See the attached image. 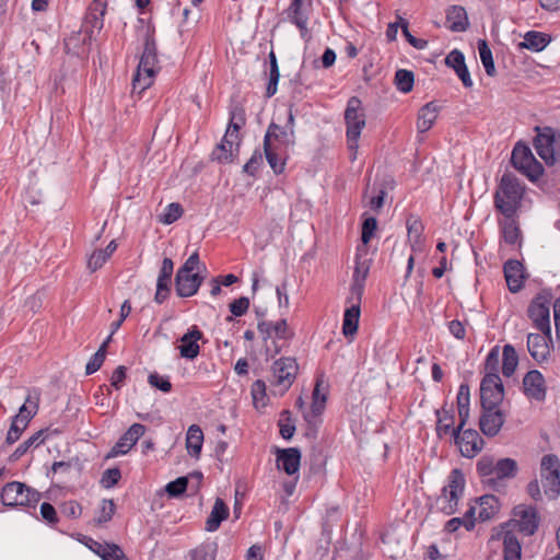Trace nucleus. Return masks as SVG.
I'll use <instances>...</instances> for the list:
<instances>
[{
    "mask_svg": "<svg viewBox=\"0 0 560 560\" xmlns=\"http://www.w3.org/2000/svg\"><path fill=\"white\" fill-rule=\"evenodd\" d=\"M539 480L533 479L526 487L527 494L536 502L544 498L555 501L560 495V460L555 454L542 456L539 468Z\"/></svg>",
    "mask_w": 560,
    "mask_h": 560,
    "instance_id": "1",
    "label": "nucleus"
},
{
    "mask_svg": "<svg viewBox=\"0 0 560 560\" xmlns=\"http://www.w3.org/2000/svg\"><path fill=\"white\" fill-rule=\"evenodd\" d=\"M524 194V187L511 173L502 175L494 194V207L503 215H515Z\"/></svg>",
    "mask_w": 560,
    "mask_h": 560,
    "instance_id": "2",
    "label": "nucleus"
},
{
    "mask_svg": "<svg viewBox=\"0 0 560 560\" xmlns=\"http://www.w3.org/2000/svg\"><path fill=\"white\" fill-rule=\"evenodd\" d=\"M158 52L156 44L153 34L148 30L144 39V48L140 58L137 73L132 80L133 91L139 89V92L148 89L156 73Z\"/></svg>",
    "mask_w": 560,
    "mask_h": 560,
    "instance_id": "3",
    "label": "nucleus"
},
{
    "mask_svg": "<svg viewBox=\"0 0 560 560\" xmlns=\"http://www.w3.org/2000/svg\"><path fill=\"white\" fill-rule=\"evenodd\" d=\"M345 120L347 124L348 148L352 152V160H354L359 148V138L365 126V118L361 113V101L358 97L349 98L345 110Z\"/></svg>",
    "mask_w": 560,
    "mask_h": 560,
    "instance_id": "4",
    "label": "nucleus"
},
{
    "mask_svg": "<svg viewBox=\"0 0 560 560\" xmlns=\"http://www.w3.org/2000/svg\"><path fill=\"white\" fill-rule=\"evenodd\" d=\"M40 497V492L20 481L8 482L1 491V502L10 508L33 506Z\"/></svg>",
    "mask_w": 560,
    "mask_h": 560,
    "instance_id": "5",
    "label": "nucleus"
},
{
    "mask_svg": "<svg viewBox=\"0 0 560 560\" xmlns=\"http://www.w3.org/2000/svg\"><path fill=\"white\" fill-rule=\"evenodd\" d=\"M552 294L542 290L538 293L528 306V317L530 318L533 326L540 330L546 336H550L551 327H550V305H551Z\"/></svg>",
    "mask_w": 560,
    "mask_h": 560,
    "instance_id": "6",
    "label": "nucleus"
},
{
    "mask_svg": "<svg viewBox=\"0 0 560 560\" xmlns=\"http://www.w3.org/2000/svg\"><path fill=\"white\" fill-rule=\"evenodd\" d=\"M465 488V477L462 470L455 468L451 471L447 478V485L442 490V495L439 499L441 510L447 514H454L457 510L459 498L462 497Z\"/></svg>",
    "mask_w": 560,
    "mask_h": 560,
    "instance_id": "7",
    "label": "nucleus"
},
{
    "mask_svg": "<svg viewBox=\"0 0 560 560\" xmlns=\"http://www.w3.org/2000/svg\"><path fill=\"white\" fill-rule=\"evenodd\" d=\"M512 165L529 180L538 179L542 174V165L536 160L530 148L517 142L512 151Z\"/></svg>",
    "mask_w": 560,
    "mask_h": 560,
    "instance_id": "8",
    "label": "nucleus"
},
{
    "mask_svg": "<svg viewBox=\"0 0 560 560\" xmlns=\"http://www.w3.org/2000/svg\"><path fill=\"white\" fill-rule=\"evenodd\" d=\"M514 518L502 526V529H517L524 535L530 536L538 528L539 518L536 509L524 504L517 505L513 511Z\"/></svg>",
    "mask_w": 560,
    "mask_h": 560,
    "instance_id": "9",
    "label": "nucleus"
},
{
    "mask_svg": "<svg viewBox=\"0 0 560 560\" xmlns=\"http://www.w3.org/2000/svg\"><path fill=\"white\" fill-rule=\"evenodd\" d=\"M504 398V388L500 376H483L480 384L481 407L498 408Z\"/></svg>",
    "mask_w": 560,
    "mask_h": 560,
    "instance_id": "10",
    "label": "nucleus"
},
{
    "mask_svg": "<svg viewBox=\"0 0 560 560\" xmlns=\"http://www.w3.org/2000/svg\"><path fill=\"white\" fill-rule=\"evenodd\" d=\"M298 373V364L292 358H281L272 365V383L284 393L293 384Z\"/></svg>",
    "mask_w": 560,
    "mask_h": 560,
    "instance_id": "11",
    "label": "nucleus"
},
{
    "mask_svg": "<svg viewBox=\"0 0 560 560\" xmlns=\"http://www.w3.org/2000/svg\"><path fill=\"white\" fill-rule=\"evenodd\" d=\"M311 8V0H292L289 8L285 10L288 21L299 28L302 38H305L308 34L307 24Z\"/></svg>",
    "mask_w": 560,
    "mask_h": 560,
    "instance_id": "12",
    "label": "nucleus"
},
{
    "mask_svg": "<svg viewBox=\"0 0 560 560\" xmlns=\"http://www.w3.org/2000/svg\"><path fill=\"white\" fill-rule=\"evenodd\" d=\"M453 438L463 456L475 457L482 448L483 441L476 430H453Z\"/></svg>",
    "mask_w": 560,
    "mask_h": 560,
    "instance_id": "13",
    "label": "nucleus"
},
{
    "mask_svg": "<svg viewBox=\"0 0 560 560\" xmlns=\"http://www.w3.org/2000/svg\"><path fill=\"white\" fill-rule=\"evenodd\" d=\"M537 135L534 139V147L537 154L547 165H552L555 158V131L550 127H536Z\"/></svg>",
    "mask_w": 560,
    "mask_h": 560,
    "instance_id": "14",
    "label": "nucleus"
},
{
    "mask_svg": "<svg viewBox=\"0 0 560 560\" xmlns=\"http://www.w3.org/2000/svg\"><path fill=\"white\" fill-rule=\"evenodd\" d=\"M145 427L140 423H133L112 447L106 458H114L127 454L137 441L144 434Z\"/></svg>",
    "mask_w": 560,
    "mask_h": 560,
    "instance_id": "15",
    "label": "nucleus"
},
{
    "mask_svg": "<svg viewBox=\"0 0 560 560\" xmlns=\"http://www.w3.org/2000/svg\"><path fill=\"white\" fill-rule=\"evenodd\" d=\"M264 142L285 150L294 145L295 130L271 122L266 131Z\"/></svg>",
    "mask_w": 560,
    "mask_h": 560,
    "instance_id": "16",
    "label": "nucleus"
},
{
    "mask_svg": "<svg viewBox=\"0 0 560 560\" xmlns=\"http://www.w3.org/2000/svg\"><path fill=\"white\" fill-rule=\"evenodd\" d=\"M106 0H93L90 4L83 25L89 39L92 38L94 31L100 32L103 28V18L106 12Z\"/></svg>",
    "mask_w": 560,
    "mask_h": 560,
    "instance_id": "17",
    "label": "nucleus"
},
{
    "mask_svg": "<svg viewBox=\"0 0 560 560\" xmlns=\"http://www.w3.org/2000/svg\"><path fill=\"white\" fill-rule=\"evenodd\" d=\"M202 336L201 330L197 326H191L179 339L180 345L178 350L180 357L187 360L197 358L200 352L198 340H200Z\"/></svg>",
    "mask_w": 560,
    "mask_h": 560,
    "instance_id": "18",
    "label": "nucleus"
},
{
    "mask_svg": "<svg viewBox=\"0 0 560 560\" xmlns=\"http://www.w3.org/2000/svg\"><path fill=\"white\" fill-rule=\"evenodd\" d=\"M524 394L537 401H542L546 397V387L542 374L537 370L527 372L523 378Z\"/></svg>",
    "mask_w": 560,
    "mask_h": 560,
    "instance_id": "19",
    "label": "nucleus"
},
{
    "mask_svg": "<svg viewBox=\"0 0 560 560\" xmlns=\"http://www.w3.org/2000/svg\"><path fill=\"white\" fill-rule=\"evenodd\" d=\"M203 278L198 273L178 271L175 276L176 293L182 298H189L197 293Z\"/></svg>",
    "mask_w": 560,
    "mask_h": 560,
    "instance_id": "20",
    "label": "nucleus"
},
{
    "mask_svg": "<svg viewBox=\"0 0 560 560\" xmlns=\"http://www.w3.org/2000/svg\"><path fill=\"white\" fill-rule=\"evenodd\" d=\"M174 270V262L171 258L165 257L156 280V292L154 301L162 304L170 294L171 278Z\"/></svg>",
    "mask_w": 560,
    "mask_h": 560,
    "instance_id": "21",
    "label": "nucleus"
},
{
    "mask_svg": "<svg viewBox=\"0 0 560 560\" xmlns=\"http://www.w3.org/2000/svg\"><path fill=\"white\" fill-rule=\"evenodd\" d=\"M504 423V416L498 408H482V415L479 420L481 432L490 438L495 436Z\"/></svg>",
    "mask_w": 560,
    "mask_h": 560,
    "instance_id": "22",
    "label": "nucleus"
},
{
    "mask_svg": "<svg viewBox=\"0 0 560 560\" xmlns=\"http://www.w3.org/2000/svg\"><path fill=\"white\" fill-rule=\"evenodd\" d=\"M503 271L509 290L518 292L524 284L523 265L516 259H510L504 264Z\"/></svg>",
    "mask_w": 560,
    "mask_h": 560,
    "instance_id": "23",
    "label": "nucleus"
},
{
    "mask_svg": "<svg viewBox=\"0 0 560 560\" xmlns=\"http://www.w3.org/2000/svg\"><path fill=\"white\" fill-rule=\"evenodd\" d=\"M504 218L499 221L503 241L511 246L521 245L522 233L515 215H503Z\"/></svg>",
    "mask_w": 560,
    "mask_h": 560,
    "instance_id": "24",
    "label": "nucleus"
},
{
    "mask_svg": "<svg viewBox=\"0 0 560 560\" xmlns=\"http://www.w3.org/2000/svg\"><path fill=\"white\" fill-rule=\"evenodd\" d=\"M498 538L503 542V560H522L521 542L511 529H502Z\"/></svg>",
    "mask_w": 560,
    "mask_h": 560,
    "instance_id": "25",
    "label": "nucleus"
},
{
    "mask_svg": "<svg viewBox=\"0 0 560 560\" xmlns=\"http://www.w3.org/2000/svg\"><path fill=\"white\" fill-rule=\"evenodd\" d=\"M301 453L295 447L281 450L277 455V466L288 475H294L300 469Z\"/></svg>",
    "mask_w": 560,
    "mask_h": 560,
    "instance_id": "26",
    "label": "nucleus"
},
{
    "mask_svg": "<svg viewBox=\"0 0 560 560\" xmlns=\"http://www.w3.org/2000/svg\"><path fill=\"white\" fill-rule=\"evenodd\" d=\"M550 336H546L541 332L539 334H528L527 336V349L537 362H542L547 359L549 354V345Z\"/></svg>",
    "mask_w": 560,
    "mask_h": 560,
    "instance_id": "27",
    "label": "nucleus"
},
{
    "mask_svg": "<svg viewBox=\"0 0 560 560\" xmlns=\"http://www.w3.org/2000/svg\"><path fill=\"white\" fill-rule=\"evenodd\" d=\"M447 27L452 32H465L469 26L467 12L462 5H451L446 10Z\"/></svg>",
    "mask_w": 560,
    "mask_h": 560,
    "instance_id": "28",
    "label": "nucleus"
},
{
    "mask_svg": "<svg viewBox=\"0 0 560 560\" xmlns=\"http://www.w3.org/2000/svg\"><path fill=\"white\" fill-rule=\"evenodd\" d=\"M237 151L238 149V140H236V136L234 132H230V129L226 130L222 141L212 152V159L219 162H229L233 156V151Z\"/></svg>",
    "mask_w": 560,
    "mask_h": 560,
    "instance_id": "29",
    "label": "nucleus"
},
{
    "mask_svg": "<svg viewBox=\"0 0 560 560\" xmlns=\"http://www.w3.org/2000/svg\"><path fill=\"white\" fill-rule=\"evenodd\" d=\"M229 508L221 498H217L212 506L211 513L206 521V530L215 532L221 523L229 516Z\"/></svg>",
    "mask_w": 560,
    "mask_h": 560,
    "instance_id": "30",
    "label": "nucleus"
},
{
    "mask_svg": "<svg viewBox=\"0 0 560 560\" xmlns=\"http://www.w3.org/2000/svg\"><path fill=\"white\" fill-rule=\"evenodd\" d=\"M266 160L276 174H281L285 165V152L280 147L264 142Z\"/></svg>",
    "mask_w": 560,
    "mask_h": 560,
    "instance_id": "31",
    "label": "nucleus"
},
{
    "mask_svg": "<svg viewBox=\"0 0 560 560\" xmlns=\"http://www.w3.org/2000/svg\"><path fill=\"white\" fill-rule=\"evenodd\" d=\"M550 42V37L541 32L529 31L524 35V40L518 43L520 49L541 51Z\"/></svg>",
    "mask_w": 560,
    "mask_h": 560,
    "instance_id": "32",
    "label": "nucleus"
},
{
    "mask_svg": "<svg viewBox=\"0 0 560 560\" xmlns=\"http://www.w3.org/2000/svg\"><path fill=\"white\" fill-rule=\"evenodd\" d=\"M320 385L322 383L317 381L313 390V401L311 410L304 413V419L310 424L313 423L315 419L319 417L325 409L327 397L325 393H320Z\"/></svg>",
    "mask_w": 560,
    "mask_h": 560,
    "instance_id": "33",
    "label": "nucleus"
},
{
    "mask_svg": "<svg viewBox=\"0 0 560 560\" xmlns=\"http://www.w3.org/2000/svg\"><path fill=\"white\" fill-rule=\"evenodd\" d=\"M439 106L430 102L422 106L418 114L417 128L419 132L428 131L438 118Z\"/></svg>",
    "mask_w": 560,
    "mask_h": 560,
    "instance_id": "34",
    "label": "nucleus"
},
{
    "mask_svg": "<svg viewBox=\"0 0 560 560\" xmlns=\"http://www.w3.org/2000/svg\"><path fill=\"white\" fill-rule=\"evenodd\" d=\"M348 307L343 315L342 334L345 337H352L358 331L360 318V301Z\"/></svg>",
    "mask_w": 560,
    "mask_h": 560,
    "instance_id": "35",
    "label": "nucleus"
},
{
    "mask_svg": "<svg viewBox=\"0 0 560 560\" xmlns=\"http://www.w3.org/2000/svg\"><path fill=\"white\" fill-rule=\"evenodd\" d=\"M203 442V433L200 427L192 424L188 428L186 436V448L189 455L199 457Z\"/></svg>",
    "mask_w": 560,
    "mask_h": 560,
    "instance_id": "36",
    "label": "nucleus"
},
{
    "mask_svg": "<svg viewBox=\"0 0 560 560\" xmlns=\"http://www.w3.org/2000/svg\"><path fill=\"white\" fill-rule=\"evenodd\" d=\"M500 510L499 499L494 495H482L479 499L478 517L481 521L491 520Z\"/></svg>",
    "mask_w": 560,
    "mask_h": 560,
    "instance_id": "37",
    "label": "nucleus"
},
{
    "mask_svg": "<svg viewBox=\"0 0 560 560\" xmlns=\"http://www.w3.org/2000/svg\"><path fill=\"white\" fill-rule=\"evenodd\" d=\"M368 272L369 266L365 265V262L357 261L353 272V281L351 284V295L352 298H355L357 301H361Z\"/></svg>",
    "mask_w": 560,
    "mask_h": 560,
    "instance_id": "38",
    "label": "nucleus"
},
{
    "mask_svg": "<svg viewBox=\"0 0 560 560\" xmlns=\"http://www.w3.org/2000/svg\"><path fill=\"white\" fill-rule=\"evenodd\" d=\"M436 434L440 439L447 435L454 429V413L451 409L442 408L435 411Z\"/></svg>",
    "mask_w": 560,
    "mask_h": 560,
    "instance_id": "39",
    "label": "nucleus"
},
{
    "mask_svg": "<svg viewBox=\"0 0 560 560\" xmlns=\"http://www.w3.org/2000/svg\"><path fill=\"white\" fill-rule=\"evenodd\" d=\"M517 472V464L512 458H501L495 462V487L502 479L513 478Z\"/></svg>",
    "mask_w": 560,
    "mask_h": 560,
    "instance_id": "40",
    "label": "nucleus"
},
{
    "mask_svg": "<svg viewBox=\"0 0 560 560\" xmlns=\"http://www.w3.org/2000/svg\"><path fill=\"white\" fill-rule=\"evenodd\" d=\"M502 373L510 377L515 372L518 364V357L513 346L505 345L502 353Z\"/></svg>",
    "mask_w": 560,
    "mask_h": 560,
    "instance_id": "41",
    "label": "nucleus"
},
{
    "mask_svg": "<svg viewBox=\"0 0 560 560\" xmlns=\"http://www.w3.org/2000/svg\"><path fill=\"white\" fill-rule=\"evenodd\" d=\"M477 471L483 478V482L495 487V462L492 457H481L477 463Z\"/></svg>",
    "mask_w": 560,
    "mask_h": 560,
    "instance_id": "42",
    "label": "nucleus"
},
{
    "mask_svg": "<svg viewBox=\"0 0 560 560\" xmlns=\"http://www.w3.org/2000/svg\"><path fill=\"white\" fill-rule=\"evenodd\" d=\"M478 51L486 73L490 77H493L497 70L494 67L492 51L485 39L478 40Z\"/></svg>",
    "mask_w": 560,
    "mask_h": 560,
    "instance_id": "43",
    "label": "nucleus"
},
{
    "mask_svg": "<svg viewBox=\"0 0 560 560\" xmlns=\"http://www.w3.org/2000/svg\"><path fill=\"white\" fill-rule=\"evenodd\" d=\"M44 431H38L20 444L11 454L10 460L15 462L22 457L32 446H39L44 442Z\"/></svg>",
    "mask_w": 560,
    "mask_h": 560,
    "instance_id": "44",
    "label": "nucleus"
},
{
    "mask_svg": "<svg viewBox=\"0 0 560 560\" xmlns=\"http://www.w3.org/2000/svg\"><path fill=\"white\" fill-rule=\"evenodd\" d=\"M415 77L412 71L399 69L395 74V84L397 90L402 93H409L413 88Z\"/></svg>",
    "mask_w": 560,
    "mask_h": 560,
    "instance_id": "45",
    "label": "nucleus"
},
{
    "mask_svg": "<svg viewBox=\"0 0 560 560\" xmlns=\"http://www.w3.org/2000/svg\"><path fill=\"white\" fill-rule=\"evenodd\" d=\"M408 238L411 243L412 250L421 246V234L423 231L422 223L417 219L407 220Z\"/></svg>",
    "mask_w": 560,
    "mask_h": 560,
    "instance_id": "46",
    "label": "nucleus"
},
{
    "mask_svg": "<svg viewBox=\"0 0 560 560\" xmlns=\"http://www.w3.org/2000/svg\"><path fill=\"white\" fill-rule=\"evenodd\" d=\"M217 550L215 542L202 544L190 552L191 560H215Z\"/></svg>",
    "mask_w": 560,
    "mask_h": 560,
    "instance_id": "47",
    "label": "nucleus"
},
{
    "mask_svg": "<svg viewBox=\"0 0 560 560\" xmlns=\"http://www.w3.org/2000/svg\"><path fill=\"white\" fill-rule=\"evenodd\" d=\"M500 351L499 347H494L488 353L485 361V376H499Z\"/></svg>",
    "mask_w": 560,
    "mask_h": 560,
    "instance_id": "48",
    "label": "nucleus"
},
{
    "mask_svg": "<svg viewBox=\"0 0 560 560\" xmlns=\"http://www.w3.org/2000/svg\"><path fill=\"white\" fill-rule=\"evenodd\" d=\"M23 421H24V419L22 418V416L13 417L10 429H9V431L7 433V438H5V443L8 445L15 443L20 439L23 431L26 429L27 425L24 423H21Z\"/></svg>",
    "mask_w": 560,
    "mask_h": 560,
    "instance_id": "49",
    "label": "nucleus"
},
{
    "mask_svg": "<svg viewBox=\"0 0 560 560\" xmlns=\"http://www.w3.org/2000/svg\"><path fill=\"white\" fill-rule=\"evenodd\" d=\"M183 209L179 203H170L160 215V222L163 224H172L182 217Z\"/></svg>",
    "mask_w": 560,
    "mask_h": 560,
    "instance_id": "50",
    "label": "nucleus"
},
{
    "mask_svg": "<svg viewBox=\"0 0 560 560\" xmlns=\"http://www.w3.org/2000/svg\"><path fill=\"white\" fill-rule=\"evenodd\" d=\"M105 358H106L105 345H101L98 350L92 355V358L88 362V364L85 366V374L91 375V374L95 373L96 371H98L101 369V366L103 365Z\"/></svg>",
    "mask_w": 560,
    "mask_h": 560,
    "instance_id": "51",
    "label": "nucleus"
},
{
    "mask_svg": "<svg viewBox=\"0 0 560 560\" xmlns=\"http://www.w3.org/2000/svg\"><path fill=\"white\" fill-rule=\"evenodd\" d=\"M188 486V477H179L174 481H171L166 485L165 491L172 498L179 497L183 494Z\"/></svg>",
    "mask_w": 560,
    "mask_h": 560,
    "instance_id": "52",
    "label": "nucleus"
},
{
    "mask_svg": "<svg viewBox=\"0 0 560 560\" xmlns=\"http://www.w3.org/2000/svg\"><path fill=\"white\" fill-rule=\"evenodd\" d=\"M115 513V504L113 500L104 499L100 506V513L96 518L98 524L106 523L112 520Z\"/></svg>",
    "mask_w": 560,
    "mask_h": 560,
    "instance_id": "53",
    "label": "nucleus"
},
{
    "mask_svg": "<svg viewBox=\"0 0 560 560\" xmlns=\"http://www.w3.org/2000/svg\"><path fill=\"white\" fill-rule=\"evenodd\" d=\"M120 478L121 474L118 468H109L103 472L101 483L104 488L110 489L117 485Z\"/></svg>",
    "mask_w": 560,
    "mask_h": 560,
    "instance_id": "54",
    "label": "nucleus"
},
{
    "mask_svg": "<svg viewBox=\"0 0 560 560\" xmlns=\"http://www.w3.org/2000/svg\"><path fill=\"white\" fill-rule=\"evenodd\" d=\"M148 382L152 387H155L163 393H168L172 389V384L168 377L161 376L158 373H152L148 377Z\"/></svg>",
    "mask_w": 560,
    "mask_h": 560,
    "instance_id": "55",
    "label": "nucleus"
},
{
    "mask_svg": "<svg viewBox=\"0 0 560 560\" xmlns=\"http://www.w3.org/2000/svg\"><path fill=\"white\" fill-rule=\"evenodd\" d=\"M60 512L69 518H78L82 513V508L77 501L70 500L60 505Z\"/></svg>",
    "mask_w": 560,
    "mask_h": 560,
    "instance_id": "56",
    "label": "nucleus"
},
{
    "mask_svg": "<svg viewBox=\"0 0 560 560\" xmlns=\"http://www.w3.org/2000/svg\"><path fill=\"white\" fill-rule=\"evenodd\" d=\"M377 228V221L375 218L373 217H370V218H366L362 224V234H361V240L364 244H368L375 230Z\"/></svg>",
    "mask_w": 560,
    "mask_h": 560,
    "instance_id": "57",
    "label": "nucleus"
},
{
    "mask_svg": "<svg viewBox=\"0 0 560 560\" xmlns=\"http://www.w3.org/2000/svg\"><path fill=\"white\" fill-rule=\"evenodd\" d=\"M445 63L456 71L457 69L466 66L464 54L457 49L452 50L446 56Z\"/></svg>",
    "mask_w": 560,
    "mask_h": 560,
    "instance_id": "58",
    "label": "nucleus"
},
{
    "mask_svg": "<svg viewBox=\"0 0 560 560\" xmlns=\"http://www.w3.org/2000/svg\"><path fill=\"white\" fill-rule=\"evenodd\" d=\"M37 411L36 402H32L30 398L26 399L25 404L21 406L16 416H22L24 421L22 423L28 424L30 420L35 416Z\"/></svg>",
    "mask_w": 560,
    "mask_h": 560,
    "instance_id": "59",
    "label": "nucleus"
},
{
    "mask_svg": "<svg viewBox=\"0 0 560 560\" xmlns=\"http://www.w3.org/2000/svg\"><path fill=\"white\" fill-rule=\"evenodd\" d=\"M261 163L262 154L259 150H255L248 162L244 165L243 171L249 175H255Z\"/></svg>",
    "mask_w": 560,
    "mask_h": 560,
    "instance_id": "60",
    "label": "nucleus"
},
{
    "mask_svg": "<svg viewBox=\"0 0 560 560\" xmlns=\"http://www.w3.org/2000/svg\"><path fill=\"white\" fill-rule=\"evenodd\" d=\"M272 330L277 338L279 339H289L292 337V331L289 329L287 319H280L276 323H272Z\"/></svg>",
    "mask_w": 560,
    "mask_h": 560,
    "instance_id": "61",
    "label": "nucleus"
},
{
    "mask_svg": "<svg viewBox=\"0 0 560 560\" xmlns=\"http://www.w3.org/2000/svg\"><path fill=\"white\" fill-rule=\"evenodd\" d=\"M249 307V300L246 296H241L240 299L233 301L230 304V312L234 316H242L244 315Z\"/></svg>",
    "mask_w": 560,
    "mask_h": 560,
    "instance_id": "62",
    "label": "nucleus"
},
{
    "mask_svg": "<svg viewBox=\"0 0 560 560\" xmlns=\"http://www.w3.org/2000/svg\"><path fill=\"white\" fill-rule=\"evenodd\" d=\"M108 259L106 254H104L102 250L94 252L89 260H88V267L91 271H96L100 269Z\"/></svg>",
    "mask_w": 560,
    "mask_h": 560,
    "instance_id": "63",
    "label": "nucleus"
},
{
    "mask_svg": "<svg viewBox=\"0 0 560 560\" xmlns=\"http://www.w3.org/2000/svg\"><path fill=\"white\" fill-rule=\"evenodd\" d=\"M103 560H127L121 548L116 544H109L107 550L102 555Z\"/></svg>",
    "mask_w": 560,
    "mask_h": 560,
    "instance_id": "64",
    "label": "nucleus"
}]
</instances>
